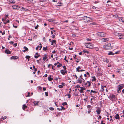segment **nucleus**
<instances>
[{"label": "nucleus", "mask_w": 124, "mask_h": 124, "mask_svg": "<svg viewBox=\"0 0 124 124\" xmlns=\"http://www.w3.org/2000/svg\"><path fill=\"white\" fill-rule=\"evenodd\" d=\"M85 45L86 47L90 49H92L93 46V44L90 43H86L85 44Z\"/></svg>", "instance_id": "nucleus-1"}, {"label": "nucleus", "mask_w": 124, "mask_h": 124, "mask_svg": "<svg viewBox=\"0 0 124 124\" xmlns=\"http://www.w3.org/2000/svg\"><path fill=\"white\" fill-rule=\"evenodd\" d=\"M124 85L122 84L118 86V89H117V92L119 93L121 92V90L122 89Z\"/></svg>", "instance_id": "nucleus-2"}, {"label": "nucleus", "mask_w": 124, "mask_h": 124, "mask_svg": "<svg viewBox=\"0 0 124 124\" xmlns=\"http://www.w3.org/2000/svg\"><path fill=\"white\" fill-rule=\"evenodd\" d=\"M109 97L110 99L112 101H115L117 100V98L114 95L111 94L109 96Z\"/></svg>", "instance_id": "nucleus-3"}, {"label": "nucleus", "mask_w": 124, "mask_h": 124, "mask_svg": "<svg viewBox=\"0 0 124 124\" xmlns=\"http://www.w3.org/2000/svg\"><path fill=\"white\" fill-rule=\"evenodd\" d=\"M97 35L98 36H101L102 37H105L106 35V33H104L103 32H98L97 33Z\"/></svg>", "instance_id": "nucleus-4"}, {"label": "nucleus", "mask_w": 124, "mask_h": 124, "mask_svg": "<svg viewBox=\"0 0 124 124\" xmlns=\"http://www.w3.org/2000/svg\"><path fill=\"white\" fill-rule=\"evenodd\" d=\"M84 20H85V22H91L92 20V19L91 18L86 16H85L84 17Z\"/></svg>", "instance_id": "nucleus-5"}, {"label": "nucleus", "mask_w": 124, "mask_h": 124, "mask_svg": "<svg viewBox=\"0 0 124 124\" xmlns=\"http://www.w3.org/2000/svg\"><path fill=\"white\" fill-rule=\"evenodd\" d=\"M111 46V44L109 43L108 45H104L103 46V48H105L107 49H110Z\"/></svg>", "instance_id": "nucleus-6"}, {"label": "nucleus", "mask_w": 124, "mask_h": 124, "mask_svg": "<svg viewBox=\"0 0 124 124\" xmlns=\"http://www.w3.org/2000/svg\"><path fill=\"white\" fill-rule=\"evenodd\" d=\"M13 8L14 9H18L20 8V7L17 5H14L12 6Z\"/></svg>", "instance_id": "nucleus-7"}, {"label": "nucleus", "mask_w": 124, "mask_h": 124, "mask_svg": "<svg viewBox=\"0 0 124 124\" xmlns=\"http://www.w3.org/2000/svg\"><path fill=\"white\" fill-rule=\"evenodd\" d=\"M118 37L120 39H124V36L121 34L118 36Z\"/></svg>", "instance_id": "nucleus-8"}, {"label": "nucleus", "mask_w": 124, "mask_h": 124, "mask_svg": "<svg viewBox=\"0 0 124 124\" xmlns=\"http://www.w3.org/2000/svg\"><path fill=\"white\" fill-rule=\"evenodd\" d=\"M77 83L81 84L82 83V79L78 78V79L76 81Z\"/></svg>", "instance_id": "nucleus-9"}, {"label": "nucleus", "mask_w": 124, "mask_h": 124, "mask_svg": "<svg viewBox=\"0 0 124 124\" xmlns=\"http://www.w3.org/2000/svg\"><path fill=\"white\" fill-rule=\"evenodd\" d=\"M101 110L99 108H98L96 109V111L97 113L98 114H99L101 113Z\"/></svg>", "instance_id": "nucleus-10"}, {"label": "nucleus", "mask_w": 124, "mask_h": 124, "mask_svg": "<svg viewBox=\"0 0 124 124\" xmlns=\"http://www.w3.org/2000/svg\"><path fill=\"white\" fill-rule=\"evenodd\" d=\"M88 84V86H90L91 85V83L89 81H88L86 83H85V85H87Z\"/></svg>", "instance_id": "nucleus-11"}, {"label": "nucleus", "mask_w": 124, "mask_h": 124, "mask_svg": "<svg viewBox=\"0 0 124 124\" xmlns=\"http://www.w3.org/2000/svg\"><path fill=\"white\" fill-rule=\"evenodd\" d=\"M115 117L116 119H118L119 118V116L118 114H116L115 116Z\"/></svg>", "instance_id": "nucleus-12"}, {"label": "nucleus", "mask_w": 124, "mask_h": 124, "mask_svg": "<svg viewBox=\"0 0 124 124\" xmlns=\"http://www.w3.org/2000/svg\"><path fill=\"white\" fill-rule=\"evenodd\" d=\"M39 101H34L33 102V103L34 104V105H38V103H39Z\"/></svg>", "instance_id": "nucleus-13"}, {"label": "nucleus", "mask_w": 124, "mask_h": 124, "mask_svg": "<svg viewBox=\"0 0 124 124\" xmlns=\"http://www.w3.org/2000/svg\"><path fill=\"white\" fill-rule=\"evenodd\" d=\"M61 72L63 75H65V73H66V72L63 70H61Z\"/></svg>", "instance_id": "nucleus-14"}, {"label": "nucleus", "mask_w": 124, "mask_h": 124, "mask_svg": "<svg viewBox=\"0 0 124 124\" xmlns=\"http://www.w3.org/2000/svg\"><path fill=\"white\" fill-rule=\"evenodd\" d=\"M51 76L50 75L48 77V80L50 81H51L53 79L51 78Z\"/></svg>", "instance_id": "nucleus-15"}, {"label": "nucleus", "mask_w": 124, "mask_h": 124, "mask_svg": "<svg viewBox=\"0 0 124 124\" xmlns=\"http://www.w3.org/2000/svg\"><path fill=\"white\" fill-rule=\"evenodd\" d=\"M17 57L16 56H12L11 57V58L12 59H17Z\"/></svg>", "instance_id": "nucleus-16"}, {"label": "nucleus", "mask_w": 124, "mask_h": 124, "mask_svg": "<svg viewBox=\"0 0 124 124\" xmlns=\"http://www.w3.org/2000/svg\"><path fill=\"white\" fill-rule=\"evenodd\" d=\"M109 40L108 38H103V41L104 42L108 41Z\"/></svg>", "instance_id": "nucleus-17"}, {"label": "nucleus", "mask_w": 124, "mask_h": 124, "mask_svg": "<svg viewBox=\"0 0 124 124\" xmlns=\"http://www.w3.org/2000/svg\"><path fill=\"white\" fill-rule=\"evenodd\" d=\"M119 21L120 22H124V18H120L119 20Z\"/></svg>", "instance_id": "nucleus-18"}, {"label": "nucleus", "mask_w": 124, "mask_h": 124, "mask_svg": "<svg viewBox=\"0 0 124 124\" xmlns=\"http://www.w3.org/2000/svg\"><path fill=\"white\" fill-rule=\"evenodd\" d=\"M92 81H94L96 80V79L95 78V77H92Z\"/></svg>", "instance_id": "nucleus-19"}, {"label": "nucleus", "mask_w": 124, "mask_h": 124, "mask_svg": "<svg viewBox=\"0 0 124 124\" xmlns=\"http://www.w3.org/2000/svg\"><path fill=\"white\" fill-rule=\"evenodd\" d=\"M108 55H114V53H113L111 51H110L108 52Z\"/></svg>", "instance_id": "nucleus-20"}, {"label": "nucleus", "mask_w": 124, "mask_h": 124, "mask_svg": "<svg viewBox=\"0 0 124 124\" xmlns=\"http://www.w3.org/2000/svg\"><path fill=\"white\" fill-rule=\"evenodd\" d=\"M8 1L12 3H14L15 2L14 0H8Z\"/></svg>", "instance_id": "nucleus-21"}, {"label": "nucleus", "mask_w": 124, "mask_h": 124, "mask_svg": "<svg viewBox=\"0 0 124 124\" xmlns=\"http://www.w3.org/2000/svg\"><path fill=\"white\" fill-rule=\"evenodd\" d=\"M56 41L54 40H52L51 41V44L52 45H53L54 43H55Z\"/></svg>", "instance_id": "nucleus-22"}, {"label": "nucleus", "mask_w": 124, "mask_h": 124, "mask_svg": "<svg viewBox=\"0 0 124 124\" xmlns=\"http://www.w3.org/2000/svg\"><path fill=\"white\" fill-rule=\"evenodd\" d=\"M107 3H109L108 4V5L109 6H110L111 5V3L110 2V0H108L107 2Z\"/></svg>", "instance_id": "nucleus-23"}, {"label": "nucleus", "mask_w": 124, "mask_h": 124, "mask_svg": "<svg viewBox=\"0 0 124 124\" xmlns=\"http://www.w3.org/2000/svg\"><path fill=\"white\" fill-rule=\"evenodd\" d=\"M120 34V33H119L118 32H114V35H116L119 36V35Z\"/></svg>", "instance_id": "nucleus-24"}, {"label": "nucleus", "mask_w": 124, "mask_h": 124, "mask_svg": "<svg viewBox=\"0 0 124 124\" xmlns=\"http://www.w3.org/2000/svg\"><path fill=\"white\" fill-rule=\"evenodd\" d=\"M5 53H7V54H10L11 53L8 50H6L5 51Z\"/></svg>", "instance_id": "nucleus-25"}, {"label": "nucleus", "mask_w": 124, "mask_h": 124, "mask_svg": "<svg viewBox=\"0 0 124 124\" xmlns=\"http://www.w3.org/2000/svg\"><path fill=\"white\" fill-rule=\"evenodd\" d=\"M81 67H80V66L78 67L77 68V69H76L77 70V71H78V72L80 71L79 70V69H81Z\"/></svg>", "instance_id": "nucleus-26"}, {"label": "nucleus", "mask_w": 124, "mask_h": 124, "mask_svg": "<svg viewBox=\"0 0 124 124\" xmlns=\"http://www.w3.org/2000/svg\"><path fill=\"white\" fill-rule=\"evenodd\" d=\"M83 52L85 53H87V54L89 53V52L87 51L86 50H83Z\"/></svg>", "instance_id": "nucleus-27"}, {"label": "nucleus", "mask_w": 124, "mask_h": 124, "mask_svg": "<svg viewBox=\"0 0 124 124\" xmlns=\"http://www.w3.org/2000/svg\"><path fill=\"white\" fill-rule=\"evenodd\" d=\"M27 107V106H26L25 105H23V110L25 108Z\"/></svg>", "instance_id": "nucleus-28"}, {"label": "nucleus", "mask_w": 124, "mask_h": 124, "mask_svg": "<svg viewBox=\"0 0 124 124\" xmlns=\"http://www.w3.org/2000/svg\"><path fill=\"white\" fill-rule=\"evenodd\" d=\"M43 50L45 51L47 50V46H46V47H43Z\"/></svg>", "instance_id": "nucleus-29"}, {"label": "nucleus", "mask_w": 124, "mask_h": 124, "mask_svg": "<svg viewBox=\"0 0 124 124\" xmlns=\"http://www.w3.org/2000/svg\"><path fill=\"white\" fill-rule=\"evenodd\" d=\"M89 24L90 25H95L96 24V23H90Z\"/></svg>", "instance_id": "nucleus-30"}, {"label": "nucleus", "mask_w": 124, "mask_h": 124, "mask_svg": "<svg viewBox=\"0 0 124 124\" xmlns=\"http://www.w3.org/2000/svg\"><path fill=\"white\" fill-rule=\"evenodd\" d=\"M7 116H5L4 117L2 116V117H1L2 119H3V120H4V119H6L7 118Z\"/></svg>", "instance_id": "nucleus-31"}, {"label": "nucleus", "mask_w": 124, "mask_h": 124, "mask_svg": "<svg viewBox=\"0 0 124 124\" xmlns=\"http://www.w3.org/2000/svg\"><path fill=\"white\" fill-rule=\"evenodd\" d=\"M23 48L25 49L26 51H27L28 50V49L26 46H24L23 47Z\"/></svg>", "instance_id": "nucleus-32"}, {"label": "nucleus", "mask_w": 124, "mask_h": 124, "mask_svg": "<svg viewBox=\"0 0 124 124\" xmlns=\"http://www.w3.org/2000/svg\"><path fill=\"white\" fill-rule=\"evenodd\" d=\"M87 107L88 108H91V109L92 108H91V105H88L87 106Z\"/></svg>", "instance_id": "nucleus-33"}, {"label": "nucleus", "mask_w": 124, "mask_h": 124, "mask_svg": "<svg viewBox=\"0 0 124 124\" xmlns=\"http://www.w3.org/2000/svg\"><path fill=\"white\" fill-rule=\"evenodd\" d=\"M101 88H102V90L104 91V87H106V86H103L102 85H101Z\"/></svg>", "instance_id": "nucleus-34"}, {"label": "nucleus", "mask_w": 124, "mask_h": 124, "mask_svg": "<svg viewBox=\"0 0 124 124\" xmlns=\"http://www.w3.org/2000/svg\"><path fill=\"white\" fill-rule=\"evenodd\" d=\"M67 104V103L66 102H63L62 103V105L63 106H64L65 105H66Z\"/></svg>", "instance_id": "nucleus-35"}, {"label": "nucleus", "mask_w": 124, "mask_h": 124, "mask_svg": "<svg viewBox=\"0 0 124 124\" xmlns=\"http://www.w3.org/2000/svg\"><path fill=\"white\" fill-rule=\"evenodd\" d=\"M73 76L74 78H76V79H77L78 77L76 75H74Z\"/></svg>", "instance_id": "nucleus-36"}, {"label": "nucleus", "mask_w": 124, "mask_h": 124, "mask_svg": "<svg viewBox=\"0 0 124 124\" xmlns=\"http://www.w3.org/2000/svg\"><path fill=\"white\" fill-rule=\"evenodd\" d=\"M25 8H23L22 7L21 8V10L22 11H24Z\"/></svg>", "instance_id": "nucleus-37"}, {"label": "nucleus", "mask_w": 124, "mask_h": 124, "mask_svg": "<svg viewBox=\"0 0 124 124\" xmlns=\"http://www.w3.org/2000/svg\"><path fill=\"white\" fill-rule=\"evenodd\" d=\"M82 82H83V83L85 84V80L83 78L82 79Z\"/></svg>", "instance_id": "nucleus-38"}, {"label": "nucleus", "mask_w": 124, "mask_h": 124, "mask_svg": "<svg viewBox=\"0 0 124 124\" xmlns=\"http://www.w3.org/2000/svg\"><path fill=\"white\" fill-rule=\"evenodd\" d=\"M119 52H120L119 51H118L117 52H116L114 53V54H118L119 53Z\"/></svg>", "instance_id": "nucleus-39"}, {"label": "nucleus", "mask_w": 124, "mask_h": 124, "mask_svg": "<svg viewBox=\"0 0 124 124\" xmlns=\"http://www.w3.org/2000/svg\"><path fill=\"white\" fill-rule=\"evenodd\" d=\"M63 107V106H62V108L60 109L61 110H62V109L64 110L65 109Z\"/></svg>", "instance_id": "nucleus-40"}, {"label": "nucleus", "mask_w": 124, "mask_h": 124, "mask_svg": "<svg viewBox=\"0 0 124 124\" xmlns=\"http://www.w3.org/2000/svg\"><path fill=\"white\" fill-rule=\"evenodd\" d=\"M37 70V69H35L34 70V72H33V73L34 74H35V72Z\"/></svg>", "instance_id": "nucleus-41"}, {"label": "nucleus", "mask_w": 124, "mask_h": 124, "mask_svg": "<svg viewBox=\"0 0 124 124\" xmlns=\"http://www.w3.org/2000/svg\"><path fill=\"white\" fill-rule=\"evenodd\" d=\"M39 55H37V56H36V55H35L34 56V57L35 58H37L38 57H39Z\"/></svg>", "instance_id": "nucleus-42"}, {"label": "nucleus", "mask_w": 124, "mask_h": 124, "mask_svg": "<svg viewBox=\"0 0 124 124\" xmlns=\"http://www.w3.org/2000/svg\"><path fill=\"white\" fill-rule=\"evenodd\" d=\"M79 92L81 93H82L83 92V91L82 89H81L79 90Z\"/></svg>", "instance_id": "nucleus-43"}, {"label": "nucleus", "mask_w": 124, "mask_h": 124, "mask_svg": "<svg viewBox=\"0 0 124 124\" xmlns=\"http://www.w3.org/2000/svg\"><path fill=\"white\" fill-rule=\"evenodd\" d=\"M40 47V46H38L36 48V50H37L39 49V48Z\"/></svg>", "instance_id": "nucleus-44"}, {"label": "nucleus", "mask_w": 124, "mask_h": 124, "mask_svg": "<svg viewBox=\"0 0 124 124\" xmlns=\"http://www.w3.org/2000/svg\"><path fill=\"white\" fill-rule=\"evenodd\" d=\"M59 87L60 88H62L63 86L62 85H59Z\"/></svg>", "instance_id": "nucleus-45"}, {"label": "nucleus", "mask_w": 124, "mask_h": 124, "mask_svg": "<svg viewBox=\"0 0 124 124\" xmlns=\"http://www.w3.org/2000/svg\"><path fill=\"white\" fill-rule=\"evenodd\" d=\"M49 109L51 110H53L54 109V108L52 107H50L49 108Z\"/></svg>", "instance_id": "nucleus-46"}, {"label": "nucleus", "mask_w": 124, "mask_h": 124, "mask_svg": "<svg viewBox=\"0 0 124 124\" xmlns=\"http://www.w3.org/2000/svg\"><path fill=\"white\" fill-rule=\"evenodd\" d=\"M81 88L83 91L85 89V87H81Z\"/></svg>", "instance_id": "nucleus-47"}, {"label": "nucleus", "mask_w": 124, "mask_h": 124, "mask_svg": "<svg viewBox=\"0 0 124 124\" xmlns=\"http://www.w3.org/2000/svg\"><path fill=\"white\" fill-rule=\"evenodd\" d=\"M95 50L97 51H98L99 50V49L98 47H96L95 48Z\"/></svg>", "instance_id": "nucleus-48"}, {"label": "nucleus", "mask_w": 124, "mask_h": 124, "mask_svg": "<svg viewBox=\"0 0 124 124\" xmlns=\"http://www.w3.org/2000/svg\"><path fill=\"white\" fill-rule=\"evenodd\" d=\"M26 58L28 59H29L30 58V56H26Z\"/></svg>", "instance_id": "nucleus-49"}, {"label": "nucleus", "mask_w": 124, "mask_h": 124, "mask_svg": "<svg viewBox=\"0 0 124 124\" xmlns=\"http://www.w3.org/2000/svg\"><path fill=\"white\" fill-rule=\"evenodd\" d=\"M39 26V25H37V26H35V29H37V28H38V27Z\"/></svg>", "instance_id": "nucleus-50"}, {"label": "nucleus", "mask_w": 124, "mask_h": 124, "mask_svg": "<svg viewBox=\"0 0 124 124\" xmlns=\"http://www.w3.org/2000/svg\"><path fill=\"white\" fill-rule=\"evenodd\" d=\"M43 41H44V42H46V38L45 37H44L43 38Z\"/></svg>", "instance_id": "nucleus-51"}, {"label": "nucleus", "mask_w": 124, "mask_h": 124, "mask_svg": "<svg viewBox=\"0 0 124 124\" xmlns=\"http://www.w3.org/2000/svg\"><path fill=\"white\" fill-rule=\"evenodd\" d=\"M91 93H96L97 92H95L94 91H93V90H91Z\"/></svg>", "instance_id": "nucleus-52"}, {"label": "nucleus", "mask_w": 124, "mask_h": 124, "mask_svg": "<svg viewBox=\"0 0 124 124\" xmlns=\"http://www.w3.org/2000/svg\"><path fill=\"white\" fill-rule=\"evenodd\" d=\"M86 40L87 41H91V39H89V38H87L86 39Z\"/></svg>", "instance_id": "nucleus-53"}, {"label": "nucleus", "mask_w": 124, "mask_h": 124, "mask_svg": "<svg viewBox=\"0 0 124 124\" xmlns=\"http://www.w3.org/2000/svg\"><path fill=\"white\" fill-rule=\"evenodd\" d=\"M79 78H80V79H83V78H82V75H81L80 76V77Z\"/></svg>", "instance_id": "nucleus-54"}, {"label": "nucleus", "mask_w": 124, "mask_h": 124, "mask_svg": "<svg viewBox=\"0 0 124 124\" xmlns=\"http://www.w3.org/2000/svg\"><path fill=\"white\" fill-rule=\"evenodd\" d=\"M45 94L46 95V96H48V93L47 92H45Z\"/></svg>", "instance_id": "nucleus-55"}, {"label": "nucleus", "mask_w": 124, "mask_h": 124, "mask_svg": "<svg viewBox=\"0 0 124 124\" xmlns=\"http://www.w3.org/2000/svg\"><path fill=\"white\" fill-rule=\"evenodd\" d=\"M52 66V65L51 64H49L48 66V67L49 68H50V66Z\"/></svg>", "instance_id": "nucleus-56"}, {"label": "nucleus", "mask_w": 124, "mask_h": 124, "mask_svg": "<svg viewBox=\"0 0 124 124\" xmlns=\"http://www.w3.org/2000/svg\"><path fill=\"white\" fill-rule=\"evenodd\" d=\"M105 60L104 61V62L106 61L107 62H108V61H107V59L106 58L105 59H104Z\"/></svg>", "instance_id": "nucleus-57"}, {"label": "nucleus", "mask_w": 124, "mask_h": 124, "mask_svg": "<svg viewBox=\"0 0 124 124\" xmlns=\"http://www.w3.org/2000/svg\"><path fill=\"white\" fill-rule=\"evenodd\" d=\"M113 16H115L116 17V18H117V17H118V15H113Z\"/></svg>", "instance_id": "nucleus-58"}, {"label": "nucleus", "mask_w": 124, "mask_h": 124, "mask_svg": "<svg viewBox=\"0 0 124 124\" xmlns=\"http://www.w3.org/2000/svg\"><path fill=\"white\" fill-rule=\"evenodd\" d=\"M28 95L27 96H26V97L30 96L29 94H30V93L29 92H28Z\"/></svg>", "instance_id": "nucleus-59"}, {"label": "nucleus", "mask_w": 124, "mask_h": 124, "mask_svg": "<svg viewBox=\"0 0 124 124\" xmlns=\"http://www.w3.org/2000/svg\"><path fill=\"white\" fill-rule=\"evenodd\" d=\"M44 57L45 58H47V55L46 54H45V55H44Z\"/></svg>", "instance_id": "nucleus-60"}, {"label": "nucleus", "mask_w": 124, "mask_h": 124, "mask_svg": "<svg viewBox=\"0 0 124 124\" xmlns=\"http://www.w3.org/2000/svg\"><path fill=\"white\" fill-rule=\"evenodd\" d=\"M2 33V35H3L5 34V32L3 31V32Z\"/></svg>", "instance_id": "nucleus-61"}, {"label": "nucleus", "mask_w": 124, "mask_h": 124, "mask_svg": "<svg viewBox=\"0 0 124 124\" xmlns=\"http://www.w3.org/2000/svg\"><path fill=\"white\" fill-rule=\"evenodd\" d=\"M6 20V18H5V19L3 18L2 19V20L3 21H5Z\"/></svg>", "instance_id": "nucleus-62"}, {"label": "nucleus", "mask_w": 124, "mask_h": 124, "mask_svg": "<svg viewBox=\"0 0 124 124\" xmlns=\"http://www.w3.org/2000/svg\"><path fill=\"white\" fill-rule=\"evenodd\" d=\"M43 91H45L46 90V89L45 87H43Z\"/></svg>", "instance_id": "nucleus-63"}, {"label": "nucleus", "mask_w": 124, "mask_h": 124, "mask_svg": "<svg viewBox=\"0 0 124 124\" xmlns=\"http://www.w3.org/2000/svg\"><path fill=\"white\" fill-rule=\"evenodd\" d=\"M103 121L102 120L101 121V124H105V123H103Z\"/></svg>", "instance_id": "nucleus-64"}]
</instances>
